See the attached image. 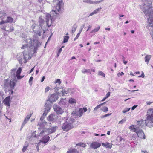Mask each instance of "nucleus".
<instances>
[{
	"mask_svg": "<svg viewBox=\"0 0 153 153\" xmlns=\"http://www.w3.org/2000/svg\"><path fill=\"white\" fill-rule=\"evenodd\" d=\"M26 44L23 45L21 47L24 56V59L26 60L29 59V54L32 51L33 53L36 52L37 48L41 45V43L38 41V39L36 38L33 40L31 39H27Z\"/></svg>",
	"mask_w": 153,
	"mask_h": 153,
	"instance_id": "obj_1",
	"label": "nucleus"
},
{
	"mask_svg": "<svg viewBox=\"0 0 153 153\" xmlns=\"http://www.w3.org/2000/svg\"><path fill=\"white\" fill-rule=\"evenodd\" d=\"M58 98V96L57 94H54L51 95L50 97L45 103V111L43 114L44 116H46L47 113L51 108V103L56 100Z\"/></svg>",
	"mask_w": 153,
	"mask_h": 153,
	"instance_id": "obj_2",
	"label": "nucleus"
},
{
	"mask_svg": "<svg viewBox=\"0 0 153 153\" xmlns=\"http://www.w3.org/2000/svg\"><path fill=\"white\" fill-rule=\"evenodd\" d=\"M58 127L56 126H53L50 129L45 128L42 129L41 128H38L39 131H41L40 133V135L49 134L51 133L55 132L58 129Z\"/></svg>",
	"mask_w": 153,
	"mask_h": 153,
	"instance_id": "obj_3",
	"label": "nucleus"
},
{
	"mask_svg": "<svg viewBox=\"0 0 153 153\" xmlns=\"http://www.w3.org/2000/svg\"><path fill=\"white\" fill-rule=\"evenodd\" d=\"M66 120V121L62 125V128L63 131H68L73 128V121L70 119Z\"/></svg>",
	"mask_w": 153,
	"mask_h": 153,
	"instance_id": "obj_4",
	"label": "nucleus"
},
{
	"mask_svg": "<svg viewBox=\"0 0 153 153\" xmlns=\"http://www.w3.org/2000/svg\"><path fill=\"white\" fill-rule=\"evenodd\" d=\"M63 118H61L60 116H58L54 114H51L48 117V120L53 122L56 121L59 123H60L61 121L62 120Z\"/></svg>",
	"mask_w": 153,
	"mask_h": 153,
	"instance_id": "obj_5",
	"label": "nucleus"
},
{
	"mask_svg": "<svg viewBox=\"0 0 153 153\" xmlns=\"http://www.w3.org/2000/svg\"><path fill=\"white\" fill-rule=\"evenodd\" d=\"M63 4H64L62 1H59L56 6L53 8L51 12L53 13V12H54L55 14H58L59 13H60Z\"/></svg>",
	"mask_w": 153,
	"mask_h": 153,
	"instance_id": "obj_6",
	"label": "nucleus"
},
{
	"mask_svg": "<svg viewBox=\"0 0 153 153\" xmlns=\"http://www.w3.org/2000/svg\"><path fill=\"white\" fill-rule=\"evenodd\" d=\"M134 132L136 133L137 137L139 138H137V142L138 141H140L139 138L144 139L145 138L146 136L142 129H135V128H134Z\"/></svg>",
	"mask_w": 153,
	"mask_h": 153,
	"instance_id": "obj_7",
	"label": "nucleus"
},
{
	"mask_svg": "<svg viewBox=\"0 0 153 153\" xmlns=\"http://www.w3.org/2000/svg\"><path fill=\"white\" fill-rule=\"evenodd\" d=\"M32 28L33 29V31L35 33L38 35L39 36H41L42 33V28L39 25L34 23L33 24Z\"/></svg>",
	"mask_w": 153,
	"mask_h": 153,
	"instance_id": "obj_8",
	"label": "nucleus"
},
{
	"mask_svg": "<svg viewBox=\"0 0 153 153\" xmlns=\"http://www.w3.org/2000/svg\"><path fill=\"white\" fill-rule=\"evenodd\" d=\"M147 120L148 121L147 123L150 124L153 123V108L148 110Z\"/></svg>",
	"mask_w": 153,
	"mask_h": 153,
	"instance_id": "obj_9",
	"label": "nucleus"
},
{
	"mask_svg": "<svg viewBox=\"0 0 153 153\" xmlns=\"http://www.w3.org/2000/svg\"><path fill=\"white\" fill-rule=\"evenodd\" d=\"M146 122L145 120H140L138 121L134 124V128L135 129H142L143 128V127L146 125L147 126Z\"/></svg>",
	"mask_w": 153,
	"mask_h": 153,
	"instance_id": "obj_10",
	"label": "nucleus"
},
{
	"mask_svg": "<svg viewBox=\"0 0 153 153\" xmlns=\"http://www.w3.org/2000/svg\"><path fill=\"white\" fill-rule=\"evenodd\" d=\"M146 122L145 120H140L138 121L134 124V128L135 129H142L143 128V127L146 125L147 126Z\"/></svg>",
	"mask_w": 153,
	"mask_h": 153,
	"instance_id": "obj_11",
	"label": "nucleus"
},
{
	"mask_svg": "<svg viewBox=\"0 0 153 153\" xmlns=\"http://www.w3.org/2000/svg\"><path fill=\"white\" fill-rule=\"evenodd\" d=\"M53 108L54 111L58 115L62 114L64 112V109L57 105H54Z\"/></svg>",
	"mask_w": 153,
	"mask_h": 153,
	"instance_id": "obj_12",
	"label": "nucleus"
},
{
	"mask_svg": "<svg viewBox=\"0 0 153 153\" xmlns=\"http://www.w3.org/2000/svg\"><path fill=\"white\" fill-rule=\"evenodd\" d=\"M17 81L15 79H13L12 81L11 80L9 83V86L10 88V90H9V93L12 94L13 92V90L14 87L15 86L17 82Z\"/></svg>",
	"mask_w": 153,
	"mask_h": 153,
	"instance_id": "obj_13",
	"label": "nucleus"
},
{
	"mask_svg": "<svg viewBox=\"0 0 153 153\" xmlns=\"http://www.w3.org/2000/svg\"><path fill=\"white\" fill-rule=\"evenodd\" d=\"M149 16L148 19L147 25L146 27L147 29L150 30L153 28V17H152V16Z\"/></svg>",
	"mask_w": 153,
	"mask_h": 153,
	"instance_id": "obj_14",
	"label": "nucleus"
},
{
	"mask_svg": "<svg viewBox=\"0 0 153 153\" xmlns=\"http://www.w3.org/2000/svg\"><path fill=\"white\" fill-rule=\"evenodd\" d=\"M45 16L46 24H47L48 27H49L51 26L52 23L51 16L50 14L47 13L45 14Z\"/></svg>",
	"mask_w": 153,
	"mask_h": 153,
	"instance_id": "obj_15",
	"label": "nucleus"
},
{
	"mask_svg": "<svg viewBox=\"0 0 153 153\" xmlns=\"http://www.w3.org/2000/svg\"><path fill=\"white\" fill-rule=\"evenodd\" d=\"M39 135V136H42L43 135H45L42 138V140H39V142H42L43 143H47L49 140L50 137L49 136L45 135Z\"/></svg>",
	"mask_w": 153,
	"mask_h": 153,
	"instance_id": "obj_16",
	"label": "nucleus"
},
{
	"mask_svg": "<svg viewBox=\"0 0 153 153\" xmlns=\"http://www.w3.org/2000/svg\"><path fill=\"white\" fill-rule=\"evenodd\" d=\"M101 146L100 143L97 141L93 142L90 145V147L93 149H97Z\"/></svg>",
	"mask_w": 153,
	"mask_h": 153,
	"instance_id": "obj_17",
	"label": "nucleus"
},
{
	"mask_svg": "<svg viewBox=\"0 0 153 153\" xmlns=\"http://www.w3.org/2000/svg\"><path fill=\"white\" fill-rule=\"evenodd\" d=\"M104 0H101L99 1H93L90 0H83V1L85 3H87L88 4H97L99 3H100L102 1H103Z\"/></svg>",
	"mask_w": 153,
	"mask_h": 153,
	"instance_id": "obj_18",
	"label": "nucleus"
},
{
	"mask_svg": "<svg viewBox=\"0 0 153 153\" xmlns=\"http://www.w3.org/2000/svg\"><path fill=\"white\" fill-rule=\"evenodd\" d=\"M10 96L7 97L3 100V102L4 103L5 105L9 107L10 106Z\"/></svg>",
	"mask_w": 153,
	"mask_h": 153,
	"instance_id": "obj_19",
	"label": "nucleus"
},
{
	"mask_svg": "<svg viewBox=\"0 0 153 153\" xmlns=\"http://www.w3.org/2000/svg\"><path fill=\"white\" fill-rule=\"evenodd\" d=\"M39 26L41 27V28L43 30H44L43 27V25L45 24V21L41 18V17H39Z\"/></svg>",
	"mask_w": 153,
	"mask_h": 153,
	"instance_id": "obj_20",
	"label": "nucleus"
},
{
	"mask_svg": "<svg viewBox=\"0 0 153 153\" xmlns=\"http://www.w3.org/2000/svg\"><path fill=\"white\" fill-rule=\"evenodd\" d=\"M102 145L103 146L106 148H108L109 149H111L112 147V143H109L106 142V143H102Z\"/></svg>",
	"mask_w": 153,
	"mask_h": 153,
	"instance_id": "obj_21",
	"label": "nucleus"
},
{
	"mask_svg": "<svg viewBox=\"0 0 153 153\" xmlns=\"http://www.w3.org/2000/svg\"><path fill=\"white\" fill-rule=\"evenodd\" d=\"M16 68H13V69H12L11 70L10 73L11 74V76H13L15 78V79H16V73H15L16 71Z\"/></svg>",
	"mask_w": 153,
	"mask_h": 153,
	"instance_id": "obj_22",
	"label": "nucleus"
},
{
	"mask_svg": "<svg viewBox=\"0 0 153 153\" xmlns=\"http://www.w3.org/2000/svg\"><path fill=\"white\" fill-rule=\"evenodd\" d=\"M22 68L21 67L19 68L17 70L16 73V76L17 79H19V75H20V74L22 71Z\"/></svg>",
	"mask_w": 153,
	"mask_h": 153,
	"instance_id": "obj_23",
	"label": "nucleus"
},
{
	"mask_svg": "<svg viewBox=\"0 0 153 153\" xmlns=\"http://www.w3.org/2000/svg\"><path fill=\"white\" fill-rule=\"evenodd\" d=\"M151 57V56L150 55H147L145 57V62H146L147 64L149 62Z\"/></svg>",
	"mask_w": 153,
	"mask_h": 153,
	"instance_id": "obj_24",
	"label": "nucleus"
},
{
	"mask_svg": "<svg viewBox=\"0 0 153 153\" xmlns=\"http://www.w3.org/2000/svg\"><path fill=\"white\" fill-rule=\"evenodd\" d=\"M7 23H12L14 20L13 18L10 16H8L5 20Z\"/></svg>",
	"mask_w": 153,
	"mask_h": 153,
	"instance_id": "obj_25",
	"label": "nucleus"
},
{
	"mask_svg": "<svg viewBox=\"0 0 153 153\" xmlns=\"http://www.w3.org/2000/svg\"><path fill=\"white\" fill-rule=\"evenodd\" d=\"M65 99H61L60 101L59 102V105L62 106L63 105H65Z\"/></svg>",
	"mask_w": 153,
	"mask_h": 153,
	"instance_id": "obj_26",
	"label": "nucleus"
},
{
	"mask_svg": "<svg viewBox=\"0 0 153 153\" xmlns=\"http://www.w3.org/2000/svg\"><path fill=\"white\" fill-rule=\"evenodd\" d=\"M76 146H79L83 147H85L86 146V145L84 143L80 142L76 144Z\"/></svg>",
	"mask_w": 153,
	"mask_h": 153,
	"instance_id": "obj_27",
	"label": "nucleus"
},
{
	"mask_svg": "<svg viewBox=\"0 0 153 153\" xmlns=\"http://www.w3.org/2000/svg\"><path fill=\"white\" fill-rule=\"evenodd\" d=\"M106 103V102H105L104 103H101L99 105H98L96 107H95L94 110V111H95L97 110L100 108V107L103 105L104 104H105Z\"/></svg>",
	"mask_w": 153,
	"mask_h": 153,
	"instance_id": "obj_28",
	"label": "nucleus"
},
{
	"mask_svg": "<svg viewBox=\"0 0 153 153\" xmlns=\"http://www.w3.org/2000/svg\"><path fill=\"white\" fill-rule=\"evenodd\" d=\"M100 26H98L97 27L94 29L91 32V33H95L98 31L100 28Z\"/></svg>",
	"mask_w": 153,
	"mask_h": 153,
	"instance_id": "obj_29",
	"label": "nucleus"
},
{
	"mask_svg": "<svg viewBox=\"0 0 153 153\" xmlns=\"http://www.w3.org/2000/svg\"><path fill=\"white\" fill-rule=\"evenodd\" d=\"M83 113V110L82 108H80L78 112V115L79 117L82 116Z\"/></svg>",
	"mask_w": 153,
	"mask_h": 153,
	"instance_id": "obj_30",
	"label": "nucleus"
},
{
	"mask_svg": "<svg viewBox=\"0 0 153 153\" xmlns=\"http://www.w3.org/2000/svg\"><path fill=\"white\" fill-rule=\"evenodd\" d=\"M69 37L68 36H65L64 37V40L63 42L64 43L67 42L68 39H69Z\"/></svg>",
	"mask_w": 153,
	"mask_h": 153,
	"instance_id": "obj_31",
	"label": "nucleus"
},
{
	"mask_svg": "<svg viewBox=\"0 0 153 153\" xmlns=\"http://www.w3.org/2000/svg\"><path fill=\"white\" fill-rule=\"evenodd\" d=\"M82 72L83 73H88L90 74H91V70L89 69H84L83 70H82Z\"/></svg>",
	"mask_w": 153,
	"mask_h": 153,
	"instance_id": "obj_32",
	"label": "nucleus"
},
{
	"mask_svg": "<svg viewBox=\"0 0 153 153\" xmlns=\"http://www.w3.org/2000/svg\"><path fill=\"white\" fill-rule=\"evenodd\" d=\"M77 28V26L75 25L73 26L72 30V33L73 34L75 32Z\"/></svg>",
	"mask_w": 153,
	"mask_h": 153,
	"instance_id": "obj_33",
	"label": "nucleus"
},
{
	"mask_svg": "<svg viewBox=\"0 0 153 153\" xmlns=\"http://www.w3.org/2000/svg\"><path fill=\"white\" fill-rule=\"evenodd\" d=\"M69 102L70 103L73 104L76 102V100L74 99L71 98L69 99Z\"/></svg>",
	"mask_w": 153,
	"mask_h": 153,
	"instance_id": "obj_34",
	"label": "nucleus"
},
{
	"mask_svg": "<svg viewBox=\"0 0 153 153\" xmlns=\"http://www.w3.org/2000/svg\"><path fill=\"white\" fill-rule=\"evenodd\" d=\"M28 121V120H27V119H25L24 121L22 123V125L21 126V128H22L27 123V122Z\"/></svg>",
	"mask_w": 153,
	"mask_h": 153,
	"instance_id": "obj_35",
	"label": "nucleus"
},
{
	"mask_svg": "<svg viewBox=\"0 0 153 153\" xmlns=\"http://www.w3.org/2000/svg\"><path fill=\"white\" fill-rule=\"evenodd\" d=\"M101 110L104 112H106L108 110V109L107 107H104L101 109Z\"/></svg>",
	"mask_w": 153,
	"mask_h": 153,
	"instance_id": "obj_36",
	"label": "nucleus"
},
{
	"mask_svg": "<svg viewBox=\"0 0 153 153\" xmlns=\"http://www.w3.org/2000/svg\"><path fill=\"white\" fill-rule=\"evenodd\" d=\"M4 30L6 31H7L8 32H12L14 30V28L12 27V28L10 27L9 30H7L6 28H4Z\"/></svg>",
	"mask_w": 153,
	"mask_h": 153,
	"instance_id": "obj_37",
	"label": "nucleus"
},
{
	"mask_svg": "<svg viewBox=\"0 0 153 153\" xmlns=\"http://www.w3.org/2000/svg\"><path fill=\"white\" fill-rule=\"evenodd\" d=\"M101 9V8H100L95 10L93 11L95 14H97L98 12L100 11V10Z\"/></svg>",
	"mask_w": 153,
	"mask_h": 153,
	"instance_id": "obj_38",
	"label": "nucleus"
},
{
	"mask_svg": "<svg viewBox=\"0 0 153 153\" xmlns=\"http://www.w3.org/2000/svg\"><path fill=\"white\" fill-rule=\"evenodd\" d=\"M130 109V108H126L123 110L122 111L123 113H125L128 111Z\"/></svg>",
	"mask_w": 153,
	"mask_h": 153,
	"instance_id": "obj_39",
	"label": "nucleus"
},
{
	"mask_svg": "<svg viewBox=\"0 0 153 153\" xmlns=\"http://www.w3.org/2000/svg\"><path fill=\"white\" fill-rule=\"evenodd\" d=\"M36 132L35 131H34L32 133L31 138H33V137H36L37 136L36 134Z\"/></svg>",
	"mask_w": 153,
	"mask_h": 153,
	"instance_id": "obj_40",
	"label": "nucleus"
},
{
	"mask_svg": "<svg viewBox=\"0 0 153 153\" xmlns=\"http://www.w3.org/2000/svg\"><path fill=\"white\" fill-rule=\"evenodd\" d=\"M61 92L62 96H63L65 94H67L68 93L67 91L63 89H62Z\"/></svg>",
	"mask_w": 153,
	"mask_h": 153,
	"instance_id": "obj_41",
	"label": "nucleus"
},
{
	"mask_svg": "<svg viewBox=\"0 0 153 153\" xmlns=\"http://www.w3.org/2000/svg\"><path fill=\"white\" fill-rule=\"evenodd\" d=\"M33 77L32 76H31L30 77V78L29 79V82L30 85H31L32 84V81L33 80Z\"/></svg>",
	"mask_w": 153,
	"mask_h": 153,
	"instance_id": "obj_42",
	"label": "nucleus"
},
{
	"mask_svg": "<svg viewBox=\"0 0 153 153\" xmlns=\"http://www.w3.org/2000/svg\"><path fill=\"white\" fill-rule=\"evenodd\" d=\"M98 74L102 76L105 77V74L104 73L101 71H99Z\"/></svg>",
	"mask_w": 153,
	"mask_h": 153,
	"instance_id": "obj_43",
	"label": "nucleus"
},
{
	"mask_svg": "<svg viewBox=\"0 0 153 153\" xmlns=\"http://www.w3.org/2000/svg\"><path fill=\"white\" fill-rule=\"evenodd\" d=\"M6 13L4 12L1 11L0 12V18L3 16H5Z\"/></svg>",
	"mask_w": 153,
	"mask_h": 153,
	"instance_id": "obj_44",
	"label": "nucleus"
},
{
	"mask_svg": "<svg viewBox=\"0 0 153 153\" xmlns=\"http://www.w3.org/2000/svg\"><path fill=\"white\" fill-rule=\"evenodd\" d=\"M41 142H39L37 144L36 147V149H37V152H38L39 151V146L40 145V143Z\"/></svg>",
	"mask_w": 153,
	"mask_h": 153,
	"instance_id": "obj_45",
	"label": "nucleus"
},
{
	"mask_svg": "<svg viewBox=\"0 0 153 153\" xmlns=\"http://www.w3.org/2000/svg\"><path fill=\"white\" fill-rule=\"evenodd\" d=\"M61 81L60 80V79H57L56 80L55 83H58L59 84H61Z\"/></svg>",
	"mask_w": 153,
	"mask_h": 153,
	"instance_id": "obj_46",
	"label": "nucleus"
},
{
	"mask_svg": "<svg viewBox=\"0 0 153 153\" xmlns=\"http://www.w3.org/2000/svg\"><path fill=\"white\" fill-rule=\"evenodd\" d=\"M80 34L79 33H78V34H77L76 37L74 38V41H75L79 37V36H80Z\"/></svg>",
	"mask_w": 153,
	"mask_h": 153,
	"instance_id": "obj_47",
	"label": "nucleus"
},
{
	"mask_svg": "<svg viewBox=\"0 0 153 153\" xmlns=\"http://www.w3.org/2000/svg\"><path fill=\"white\" fill-rule=\"evenodd\" d=\"M32 115V114H30L29 115H28L25 118V119H27V120H29Z\"/></svg>",
	"mask_w": 153,
	"mask_h": 153,
	"instance_id": "obj_48",
	"label": "nucleus"
},
{
	"mask_svg": "<svg viewBox=\"0 0 153 153\" xmlns=\"http://www.w3.org/2000/svg\"><path fill=\"white\" fill-rule=\"evenodd\" d=\"M50 89V88L49 87H47L45 89V92H48L49 90Z\"/></svg>",
	"mask_w": 153,
	"mask_h": 153,
	"instance_id": "obj_49",
	"label": "nucleus"
},
{
	"mask_svg": "<svg viewBox=\"0 0 153 153\" xmlns=\"http://www.w3.org/2000/svg\"><path fill=\"white\" fill-rule=\"evenodd\" d=\"M29 145V143L28 142L26 141L24 145V146H25V147H27Z\"/></svg>",
	"mask_w": 153,
	"mask_h": 153,
	"instance_id": "obj_50",
	"label": "nucleus"
},
{
	"mask_svg": "<svg viewBox=\"0 0 153 153\" xmlns=\"http://www.w3.org/2000/svg\"><path fill=\"white\" fill-rule=\"evenodd\" d=\"M110 92H108V93L106 94L105 97H106V98H108V97H109L110 96Z\"/></svg>",
	"mask_w": 153,
	"mask_h": 153,
	"instance_id": "obj_51",
	"label": "nucleus"
},
{
	"mask_svg": "<svg viewBox=\"0 0 153 153\" xmlns=\"http://www.w3.org/2000/svg\"><path fill=\"white\" fill-rule=\"evenodd\" d=\"M7 23L6 20H2L0 22V25H2L4 24V23Z\"/></svg>",
	"mask_w": 153,
	"mask_h": 153,
	"instance_id": "obj_52",
	"label": "nucleus"
},
{
	"mask_svg": "<svg viewBox=\"0 0 153 153\" xmlns=\"http://www.w3.org/2000/svg\"><path fill=\"white\" fill-rule=\"evenodd\" d=\"M146 125L149 127H153V123H151L150 124L149 123H147L146 124Z\"/></svg>",
	"mask_w": 153,
	"mask_h": 153,
	"instance_id": "obj_53",
	"label": "nucleus"
},
{
	"mask_svg": "<svg viewBox=\"0 0 153 153\" xmlns=\"http://www.w3.org/2000/svg\"><path fill=\"white\" fill-rule=\"evenodd\" d=\"M124 73L122 72L121 73H118L117 74V75L118 76H122V75H124Z\"/></svg>",
	"mask_w": 153,
	"mask_h": 153,
	"instance_id": "obj_54",
	"label": "nucleus"
},
{
	"mask_svg": "<svg viewBox=\"0 0 153 153\" xmlns=\"http://www.w3.org/2000/svg\"><path fill=\"white\" fill-rule=\"evenodd\" d=\"M151 29V30L150 32V34L152 36V39H153V28Z\"/></svg>",
	"mask_w": 153,
	"mask_h": 153,
	"instance_id": "obj_55",
	"label": "nucleus"
},
{
	"mask_svg": "<svg viewBox=\"0 0 153 153\" xmlns=\"http://www.w3.org/2000/svg\"><path fill=\"white\" fill-rule=\"evenodd\" d=\"M125 121V120L122 119L121 121H120L119 122V124H122Z\"/></svg>",
	"mask_w": 153,
	"mask_h": 153,
	"instance_id": "obj_56",
	"label": "nucleus"
},
{
	"mask_svg": "<svg viewBox=\"0 0 153 153\" xmlns=\"http://www.w3.org/2000/svg\"><path fill=\"white\" fill-rule=\"evenodd\" d=\"M27 147H25V146H23L22 149V151L23 152H25L27 149Z\"/></svg>",
	"mask_w": 153,
	"mask_h": 153,
	"instance_id": "obj_57",
	"label": "nucleus"
},
{
	"mask_svg": "<svg viewBox=\"0 0 153 153\" xmlns=\"http://www.w3.org/2000/svg\"><path fill=\"white\" fill-rule=\"evenodd\" d=\"M144 76H145V75H144V74L143 72H142V74H141V75H140V76H139L138 77H142V78H143V77H144Z\"/></svg>",
	"mask_w": 153,
	"mask_h": 153,
	"instance_id": "obj_58",
	"label": "nucleus"
},
{
	"mask_svg": "<svg viewBox=\"0 0 153 153\" xmlns=\"http://www.w3.org/2000/svg\"><path fill=\"white\" fill-rule=\"evenodd\" d=\"M129 129H130L133 130L134 129V125H132L129 127Z\"/></svg>",
	"mask_w": 153,
	"mask_h": 153,
	"instance_id": "obj_59",
	"label": "nucleus"
},
{
	"mask_svg": "<svg viewBox=\"0 0 153 153\" xmlns=\"http://www.w3.org/2000/svg\"><path fill=\"white\" fill-rule=\"evenodd\" d=\"M54 89L55 91H58L59 90V88L58 87H57L56 86L54 88Z\"/></svg>",
	"mask_w": 153,
	"mask_h": 153,
	"instance_id": "obj_60",
	"label": "nucleus"
},
{
	"mask_svg": "<svg viewBox=\"0 0 153 153\" xmlns=\"http://www.w3.org/2000/svg\"><path fill=\"white\" fill-rule=\"evenodd\" d=\"M82 109H83V111H84V112H86L87 111V109L85 107H84Z\"/></svg>",
	"mask_w": 153,
	"mask_h": 153,
	"instance_id": "obj_61",
	"label": "nucleus"
},
{
	"mask_svg": "<svg viewBox=\"0 0 153 153\" xmlns=\"http://www.w3.org/2000/svg\"><path fill=\"white\" fill-rule=\"evenodd\" d=\"M45 79V76H43L41 80V82H43L44 81V80Z\"/></svg>",
	"mask_w": 153,
	"mask_h": 153,
	"instance_id": "obj_62",
	"label": "nucleus"
},
{
	"mask_svg": "<svg viewBox=\"0 0 153 153\" xmlns=\"http://www.w3.org/2000/svg\"><path fill=\"white\" fill-rule=\"evenodd\" d=\"M94 14H95L94 13V12H92L91 13H90L89 14L88 17H89V16H92V15H94Z\"/></svg>",
	"mask_w": 153,
	"mask_h": 153,
	"instance_id": "obj_63",
	"label": "nucleus"
},
{
	"mask_svg": "<svg viewBox=\"0 0 153 153\" xmlns=\"http://www.w3.org/2000/svg\"><path fill=\"white\" fill-rule=\"evenodd\" d=\"M62 91H58V92H57V93L59 95H62V93L61 92Z\"/></svg>",
	"mask_w": 153,
	"mask_h": 153,
	"instance_id": "obj_64",
	"label": "nucleus"
}]
</instances>
